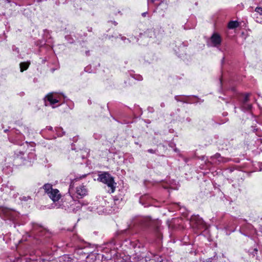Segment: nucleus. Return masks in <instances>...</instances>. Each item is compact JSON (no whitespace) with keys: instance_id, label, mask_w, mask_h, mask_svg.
Masks as SVG:
<instances>
[{"instance_id":"obj_10","label":"nucleus","mask_w":262,"mask_h":262,"mask_svg":"<svg viewBox=\"0 0 262 262\" xmlns=\"http://www.w3.org/2000/svg\"><path fill=\"white\" fill-rule=\"evenodd\" d=\"M249 94H247L245 95L244 99V103H246L249 100Z\"/></svg>"},{"instance_id":"obj_13","label":"nucleus","mask_w":262,"mask_h":262,"mask_svg":"<svg viewBox=\"0 0 262 262\" xmlns=\"http://www.w3.org/2000/svg\"><path fill=\"white\" fill-rule=\"evenodd\" d=\"M150 1L151 3L154 2V0H148V2Z\"/></svg>"},{"instance_id":"obj_9","label":"nucleus","mask_w":262,"mask_h":262,"mask_svg":"<svg viewBox=\"0 0 262 262\" xmlns=\"http://www.w3.org/2000/svg\"><path fill=\"white\" fill-rule=\"evenodd\" d=\"M243 107L247 110H249L251 108V105L244 103Z\"/></svg>"},{"instance_id":"obj_8","label":"nucleus","mask_w":262,"mask_h":262,"mask_svg":"<svg viewBox=\"0 0 262 262\" xmlns=\"http://www.w3.org/2000/svg\"><path fill=\"white\" fill-rule=\"evenodd\" d=\"M255 11L257 12V13L259 14L260 15H262V8L260 7H257L255 9Z\"/></svg>"},{"instance_id":"obj_5","label":"nucleus","mask_w":262,"mask_h":262,"mask_svg":"<svg viewBox=\"0 0 262 262\" xmlns=\"http://www.w3.org/2000/svg\"><path fill=\"white\" fill-rule=\"evenodd\" d=\"M47 98L51 105L54 104L58 102V100L54 97L52 94L48 95Z\"/></svg>"},{"instance_id":"obj_7","label":"nucleus","mask_w":262,"mask_h":262,"mask_svg":"<svg viewBox=\"0 0 262 262\" xmlns=\"http://www.w3.org/2000/svg\"><path fill=\"white\" fill-rule=\"evenodd\" d=\"M29 63L28 62H21L20 64V68L21 72H23L28 69Z\"/></svg>"},{"instance_id":"obj_1","label":"nucleus","mask_w":262,"mask_h":262,"mask_svg":"<svg viewBox=\"0 0 262 262\" xmlns=\"http://www.w3.org/2000/svg\"><path fill=\"white\" fill-rule=\"evenodd\" d=\"M98 180L107 185L110 193H113L116 189V183L114 178L108 172H103L98 175Z\"/></svg>"},{"instance_id":"obj_14","label":"nucleus","mask_w":262,"mask_h":262,"mask_svg":"<svg viewBox=\"0 0 262 262\" xmlns=\"http://www.w3.org/2000/svg\"><path fill=\"white\" fill-rule=\"evenodd\" d=\"M149 31H150V32H154V31H153L152 30H150Z\"/></svg>"},{"instance_id":"obj_6","label":"nucleus","mask_w":262,"mask_h":262,"mask_svg":"<svg viewBox=\"0 0 262 262\" xmlns=\"http://www.w3.org/2000/svg\"><path fill=\"white\" fill-rule=\"evenodd\" d=\"M238 26V23L237 21H231L229 23L228 27L229 29H234Z\"/></svg>"},{"instance_id":"obj_11","label":"nucleus","mask_w":262,"mask_h":262,"mask_svg":"<svg viewBox=\"0 0 262 262\" xmlns=\"http://www.w3.org/2000/svg\"><path fill=\"white\" fill-rule=\"evenodd\" d=\"M148 151L149 152L152 153V152H153V150H152V149H148Z\"/></svg>"},{"instance_id":"obj_4","label":"nucleus","mask_w":262,"mask_h":262,"mask_svg":"<svg viewBox=\"0 0 262 262\" xmlns=\"http://www.w3.org/2000/svg\"><path fill=\"white\" fill-rule=\"evenodd\" d=\"M76 193L77 195L82 197L86 195L87 190L84 186L81 185L77 187Z\"/></svg>"},{"instance_id":"obj_12","label":"nucleus","mask_w":262,"mask_h":262,"mask_svg":"<svg viewBox=\"0 0 262 262\" xmlns=\"http://www.w3.org/2000/svg\"><path fill=\"white\" fill-rule=\"evenodd\" d=\"M146 12H144V13H142V15H143V16H145L146 15Z\"/></svg>"},{"instance_id":"obj_2","label":"nucleus","mask_w":262,"mask_h":262,"mask_svg":"<svg viewBox=\"0 0 262 262\" xmlns=\"http://www.w3.org/2000/svg\"><path fill=\"white\" fill-rule=\"evenodd\" d=\"M43 189L49 198L53 201H58L61 198V194L57 189H53L50 184H46L43 185Z\"/></svg>"},{"instance_id":"obj_3","label":"nucleus","mask_w":262,"mask_h":262,"mask_svg":"<svg viewBox=\"0 0 262 262\" xmlns=\"http://www.w3.org/2000/svg\"><path fill=\"white\" fill-rule=\"evenodd\" d=\"M211 41L214 46H216L220 45L221 42V38L219 34L214 33L211 37Z\"/></svg>"}]
</instances>
